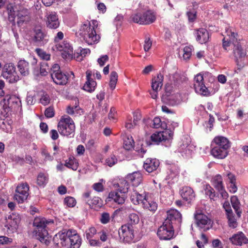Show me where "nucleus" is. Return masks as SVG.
Instances as JSON below:
<instances>
[{"mask_svg": "<svg viewBox=\"0 0 248 248\" xmlns=\"http://www.w3.org/2000/svg\"><path fill=\"white\" fill-rule=\"evenodd\" d=\"M53 242L57 246L60 244L69 248H79L81 244V239L75 230H69L55 234Z\"/></svg>", "mask_w": 248, "mask_h": 248, "instance_id": "1", "label": "nucleus"}, {"mask_svg": "<svg viewBox=\"0 0 248 248\" xmlns=\"http://www.w3.org/2000/svg\"><path fill=\"white\" fill-rule=\"evenodd\" d=\"M98 26V21L92 20L85 21L81 26L79 34L84 41L89 45H93L99 42L100 36L96 33L95 29Z\"/></svg>", "mask_w": 248, "mask_h": 248, "instance_id": "2", "label": "nucleus"}, {"mask_svg": "<svg viewBox=\"0 0 248 248\" xmlns=\"http://www.w3.org/2000/svg\"><path fill=\"white\" fill-rule=\"evenodd\" d=\"M227 35L230 37V40L232 42L233 46V52L237 65L240 68L243 67L245 65L244 57L246 56V51L242 47V43L240 39H238V34L231 30L226 31Z\"/></svg>", "mask_w": 248, "mask_h": 248, "instance_id": "3", "label": "nucleus"}, {"mask_svg": "<svg viewBox=\"0 0 248 248\" xmlns=\"http://www.w3.org/2000/svg\"><path fill=\"white\" fill-rule=\"evenodd\" d=\"M52 223L53 221L41 217H35L33 221V226L35 227L34 232L36 238L46 246L49 244L51 240V237L49 235L46 227L47 225Z\"/></svg>", "mask_w": 248, "mask_h": 248, "instance_id": "4", "label": "nucleus"}, {"mask_svg": "<svg viewBox=\"0 0 248 248\" xmlns=\"http://www.w3.org/2000/svg\"><path fill=\"white\" fill-rule=\"evenodd\" d=\"M8 19L10 22L15 24V18H17V24L21 26L24 23H27L30 20L29 12L27 9L20 8L15 10L13 7H8Z\"/></svg>", "mask_w": 248, "mask_h": 248, "instance_id": "5", "label": "nucleus"}, {"mask_svg": "<svg viewBox=\"0 0 248 248\" xmlns=\"http://www.w3.org/2000/svg\"><path fill=\"white\" fill-rule=\"evenodd\" d=\"M119 187L117 191H113L109 193L107 200L108 202H114L118 204L124 203L125 200V194L128 192L129 185L125 180H123L119 184Z\"/></svg>", "mask_w": 248, "mask_h": 248, "instance_id": "6", "label": "nucleus"}, {"mask_svg": "<svg viewBox=\"0 0 248 248\" xmlns=\"http://www.w3.org/2000/svg\"><path fill=\"white\" fill-rule=\"evenodd\" d=\"M59 133L63 136L73 137L75 125L73 120L69 116H62L57 125Z\"/></svg>", "mask_w": 248, "mask_h": 248, "instance_id": "7", "label": "nucleus"}, {"mask_svg": "<svg viewBox=\"0 0 248 248\" xmlns=\"http://www.w3.org/2000/svg\"><path fill=\"white\" fill-rule=\"evenodd\" d=\"M131 18L135 23L146 25L153 23L156 19V16L152 11H147L142 14L138 13L133 14Z\"/></svg>", "mask_w": 248, "mask_h": 248, "instance_id": "8", "label": "nucleus"}, {"mask_svg": "<svg viewBox=\"0 0 248 248\" xmlns=\"http://www.w3.org/2000/svg\"><path fill=\"white\" fill-rule=\"evenodd\" d=\"M118 233L121 242L127 244L134 242V230L132 225L126 224L122 225L119 229Z\"/></svg>", "mask_w": 248, "mask_h": 248, "instance_id": "9", "label": "nucleus"}, {"mask_svg": "<svg viewBox=\"0 0 248 248\" xmlns=\"http://www.w3.org/2000/svg\"><path fill=\"white\" fill-rule=\"evenodd\" d=\"M50 75L53 81L57 85H65L68 81L67 76L60 70V66L54 64L50 68Z\"/></svg>", "mask_w": 248, "mask_h": 248, "instance_id": "10", "label": "nucleus"}, {"mask_svg": "<svg viewBox=\"0 0 248 248\" xmlns=\"http://www.w3.org/2000/svg\"><path fill=\"white\" fill-rule=\"evenodd\" d=\"M54 50L62 52V56L64 59H71L73 56V48L67 41L57 43L53 47Z\"/></svg>", "mask_w": 248, "mask_h": 248, "instance_id": "11", "label": "nucleus"}, {"mask_svg": "<svg viewBox=\"0 0 248 248\" xmlns=\"http://www.w3.org/2000/svg\"><path fill=\"white\" fill-rule=\"evenodd\" d=\"M157 234L160 239H171L174 235V230L171 223L165 220L163 224L158 228Z\"/></svg>", "mask_w": 248, "mask_h": 248, "instance_id": "12", "label": "nucleus"}, {"mask_svg": "<svg viewBox=\"0 0 248 248\" xmlns=\"http://www.w3.org/2000/svg\"><path fill=\"white\" fill-rule=\"evenodd\" d=\"M2 77L9 83H14L19 80V77L13 63H6L3 67Z\"/></svg>", "mask_w": 248, "mask_h": 248, "instance_id": "13", "label": "nucleus"}, {"mask_svg": "<svg viewBox=\"0 0 248 248\" xmlns=\"http://www.w3.org/2000/svg\"><path fill=\"white\" fill-rule=\"evenodd\" d=\"M194 88L196 93L202 96H209L210 92L204 83L203 76L199 74L194 78Z\"/></svg>", "mask_w": 248, "mask_h": 248, "instance_id": "14", "label": "nucleus"}, {"mask_svg": "<svg viewBox=\"0 0 248 248\" xmlns=\"http://www.w3.org/2000/svg\"><path fill=\"white\" fill-rule=\"evenodd\" d=\"M212 185L218 191L223 199H227L229 195L223 185L222 178L221 175L218 174L214 176L212 180Z\"/></svg>", "mask_w": 248, "mask_h": 248, "instance_id": "15", "label": "nucleus"}, {"mask_svg": "<svg viewBox=\"0 0 248 248\" xmlns=\"http://www.w3.org/2000/svg\"><path fill=\"white\" fill-rule=\"evenodd\" d=\"M195 218L198 227L203 231L209 230L211 227V220L206 215L199 213L195 215Z\"/></svg>", "mask_w": 248, "mask_h": 248, "instance_id": "16", "label": "nucleus"}, {"mask_svg": "<svg viewBox=\"0 0 248 248\" xmlns=\"http://www.w3.org/2000/svg\"><path fill=\"white\" fill-rule=\"evenodd\" d=\"M172 137L171 131L166 129L162 132H156L153 134L151 139L153 142L158 143L162 141L168 140Z\"/></svg>", "mask_w": 248, "mask_h": 248, "instance_id": "17", "label": "nucleus"}, {"mask_svg": "<svg viewBox=\"0 0 248 248\" xmlns=\"http://www.w3.org/2000/svg\"><path fill=\"white\" fill-rule=\"evenodd\" d=\"M167 217L165 220L168 221V223L180 225L182 222V216L179 212L175 209H170L167 212Z\"/></svg>", "mask_w": 248, "mask_h": 248, "instance_id": "18", "label": "nucleus"}, {"mask_svg": "<svg viewBox=\"0 0 248 248\" xmlns=\"http://www.w3.org/2000/svg\"><path fill=\"white\" fill-rule=\"evenodd\" d=\"M33 41L36 45L42 46L47 43L48 37L41 29H37L34 30Z\"/></svg>", "mask_w": 248, "mask_h": 248, "instance_id": "19", "label": "nucleus"}, {"mask_svg": "<svg viewBox=\"0 0 248 248\" xmlns=\"http://www.w3.org/2000/svg\"><path fill=\"white\" fill-rule=\"evenodd\" d=\"M148 197V194L143 192L142 193H140L135 189H133V191L130 194V200L131 202L135 205L141 204L143 205V202L146 200Z\"/></svg>", "mask_w": 248, "mask_h": 248, "instance_id": "20", "label": "nucleus"}, {"mask_svg": "<svg viewBox=\"0 0 248 248\" xmlns=\"http://www.w3.org/2000/svg\"><path fill=\"white\" fill-rule=\"evenodd\" d=\"M46 17V25L47 27L50 29H56L59 27L60 22L55 12H49L47 13Z\"/></svg>", "mask_w": 248, "mask_h": 248, "instance_id": "21", "label": "nucleus"}, {"mask_svg": "<svg viewBox=\"0 0 248 248\" xmlns=\"http://www.w3.org/2000/svg\"><path fill=\"white\" fill-rule=\"evenodd\" d=\"M212 145L227 151H228L231 147L230 142L228 139L223 136L216 137L212 141Z\"/></svg>", "mask_w": 248, "mask_h": 248, "instance_id": "22", "label": "nucleus"}, {"mask_svg": "<svg viewBox=\"0 0 248 248\" xmlns=\"http://www.w3.org/2000/svg\"><path fill=\"white\" fill-rule=\"evenodd\" d=\"M229 240L232 244L237 246H242L248 243V239L242 232H239L233 234L229 238Z\"/></svg>", "mask_w": 248, "mask_h": 248, "instance_id": "23", "label": "nucleus"}, {"mask_svg": "<svg viewBox=\"0 0 248 248\" xmlns=\"http://www.w3.org/2000/svg\"><path fill=\"white\" fill-rule=\"evenodd\" d=\"M193 149V145L189 144L188 141H186L181 143L175 152L180 153L185 157H189L192 154Z\"/></svg>", "mask_w": 248, "mask_h": 248, "instance_id": "24", "label": "nucleus"}, {"mask_svg": "<svg viewBox=\"0 0 248 248\" xmlns=\"http://www.w3.org/2000/svg\"><path fill=\"white\" fill-rule=\"evenodd\" d=\"M127 183L130 182L134 186H138L142 181V175L140 171H135L126 176ZM128 184V183H127Z\"/></svg>", "mask_w": 248, "mask_h": 248, "instance_id": "25", "label": "nucleus"}, {"mask_svg": "<svg viewBox=\"0 0 248 248\" xmlns=\"http://www.w3.org/2000/svg\"><path fill=\"white\" fill-rule=\"evenodd\" d=\"M159 161L155 158H148L144 162L143 168L148 172H152L157 170Z\"/></svg>", "mask_w": 248, "mask_h": 248, "instance_id": "26", "label": "nucleus"}, {"mask_svg": "<svg viewBox=\"0 0 248 248\" xmlns=\"http://www.w3.org/2000/svg\"><path fill=\"white\" fill-rule=\"evenodd\" d=\"M195 35L196 40L202 44L206 43L209 38L208 31L204 28L195 30Z\"/></svg>", "mask_w": 248, "mask_h": 248, "instance_id": "27", "label": "nucleus"}, {"mask_svg": "<svg viewBox=\"0 0 248 248\" xmlns=\"http://www.w3.org/2000/svg\"><path fill=\"white\" fill-rule=\"evenodd\" d=\"M92 75V72L91 71H87V81L83 86V89L90 93H91L94 91L95 87L96 86V82L91 78Z\"/></svg>", "mask_w": 248, "mask_h": 248, "instance_id": "28", "label": "nucleus"}, {"mask_svg": "<svg viewBox=\"0 0 248 248\" xmlns=\"http://www.w3.org/2000/svg\"><path fill=\"white\" fill-rule=\"evenodd\" d=\"M180 192L182 198L186 201H192L195 198L194 191L189 186L183 187Z\"/></svg>", "mask_w": 248, "mask_h": 248, "instance_id": "29", "label": "nucleus"}, {"mask_svg": "<svg viewBox=\"0 0 248 248\" xmlns=\"http://www.w3.org/2000/svg\"><path fill=\"white\" fill-rule=\"evenodd\" d=\"M212 146L211 154L215 158L223 159L227 156L228 151L222 149L214 145H212Z\"/></svg>", "mask_w": 248, "mask_h": 248, "instance_id": "30", "label": "nucleus"}, {"mask_svg": "<svg viewBox=\"0 0 248 248\" xmlns=\"http://www.w3.org/2000/svg\"><path fill=\"white\" fill-rule=\"evenodd\" d=\"M163 76L158 74L157 76L152 79V88L153 91H159L163 85Z\"/></svg>", "mask_w": 248, "mask_h": 248, "instance_id": "31", "label": "nucleus"}, {"mask_svg": "<svg viewBox=\"0 0 248 248\" xmlns=\"http://www.w3.org/2000/svg\"><path fill=\"white\" fill-rule=\"evenodd\" d=\"M142 207L144 209L154 212L157 208V204L155 202L150 199L148 196L144 202H143Z\"/></svg>", "mask_w": 248, "mask_h": 248, "instance_id": "32", "label": "nucleus"}, {"mask_svg": "<svg viewBox=\"0 0 248 248\" xmlns=\"http://www.w3.org/2000/svg\"><path fill=\"white\" fill-rule=\"evenodd\" d=\"M168 103L171 106H176L179 104L182 101L181 94L178 93H174L168 95Z\"/></svg>", "mask_w": 248, "mask_h": 248, "instance_id": "33", "label": "nucleus"}, {"mask_svg": "<svg viewBox=\"0 0 248 248\" xmlns=\"http://www.w3.org/2000/svg\"><path fill=\"white\" fill-rule=\"evenodd\" d=\"M18 70L23 76H27L29 74V64L25 60H20L17 64Z\"/></svg>", "mask_w": 248, "mask_h": 248, "instance_id": "34", "label": "nucleus"}, {"mask_svg": "<svg viewBox=\"0 0 248 248\" xmlns=\"http://www.w3.org/2000/svg\"><path fill=\"white\" fill-rule=\"evenodd\" d=\"M64 166L74 170H76L78 166V163L74 156H70L65 161Z\"/></svg>", "mask_w": 248, "mask_h": 248, "instance_id": "35", "label": "nucleus"}, {"mask_svg": "<svg viewBox=\"0 0 248 248\" xmlns=\"http://www.w3.org/2000/svg\"><path fill=\"white\" fill-rule=\"evenodd\" d=\"M231 202L233 208L238 217H241L242 211L240 210V202L236 196H233L231 198Z\"/></svg>", "mask_w": 248, "mask_h": 248, "instance_id": "36", "label": "nucleus"}, {"mask_svg": "<svg viewBox=\"0 0 248 248\" xmlns=\"http://www.w3.org/2000/svg\"><path fill=\"white\" fill-rule=\"evenodd\" d=\"M48 181V174L41 172L39 173L37 177V184L40 186H45Z\"/></svg>", "mask_w": 248, "mask_h": 248, "instance_id": "37", "label": "nucleus"}, {"mask_svg": "<svg viewBox=\"0 0 248 248\" xmlns=\"http://www.w3.org/2000/svg\"><path fill=\"white\" fill-rule=\"evenodd\" d=\"M204 190L205 194L209 196L211 200L216 201L217 200L218 196L215 194L214 189L210 185H206Z\"/></svg>", "mask_w": 248, "mask_h": 248, "instance_id": "38", "label": "nucleus"}, {"mask_svg": "<svg viewBox=\"0 0 248 248\" xmlns=\"http://www.w3.org/2000/svg\"><path fill=\"white\" fill-rule=\"evenodd\" d=\"M134 141L132 137H127L124 140V147L126 150H130L134 148Z\"/></svg>", "mask_w": 248, "mask_h": 248, "instance_id": "39", "label": "nucleus"}, {"mask_svg": "<svg viewBox=\"0 0 248 248\" xmlns=\"http://www.w3.org/2000/svg\"><path fill=\"white\" fill-rule=\"evenodd\" d=\"M11 221L9 223L11 227L16 228L20 222V217L18 215L13 214L9 218Z\"/></svg>", "mask_w": 248, "mask_h": 248, "instance_id": "40", "label": "nucleus"}, {"mask_svg": "<svg viewBox=\"0 0 248 248\" xmlns=\"http://www.w3.org/2000/svg\"><path fill=\"white\" fill-rule=\"evenodd\" d=\"M87 204L91 208H93L94 206L101 207L102 205V201L100 198L94 197L87 202Z\"/></svg>", "mask_w": 248, "mask_h": 248, "instance_id": "41", "label": "nucleus"}, {"mask_svg": "<svg viewBox=\"0 0 248 248\" xmlns=\"http://www.w3.org/2000/svg\"><path fill=\"white\" fill-rule=\"evenodd\" d=\"M153 127L155 128H158L161 127L165 130L167 129V124L165 122H162L161 119L159 117H155L153 121Z\"/></svg>", "mask_w": 248, "mask_h": 248, "instance_id": "42", "label": "nucleus"}, {"mask_svg": "<svg viewBox=\"0 0 248 248\" xmlns=\"http://www.w3.org/2000/svg\"><path fill=\"white\" fill-rule=\"evenodd\" d=\"M29 187L27 184H21L16 187V191L21 194H25L29 196Z\"/></svg>", "mask_w": 248, "mask_h": 248, "instance_id": "43", "label": "nucleus"}, {"mask_svg": "<svg viewBox=\"0 0 248 248\" xmlns=\"http://www.w3.org/2000/svg\"><path fill=\"white\" fill-rule=\"evenodd\" d=\"M227 216L229 227L233 229L236 228L238 224L233 213H230V214L227 215Z\"/></svg>", "mask_w": 248, "mask_h": 248, "instance_id": "44", "label": "nucleus"}, {"mask_svg": "<svg viewBox=\"0 0 248 248\" xmlns=\"http://www.w3.org/2000/svg\"><path fill=\"white\" fill-rule=\"evenodd\" d=\"M80 109L78 106H74L71 107L68 106L66 109V112L68 114L71 115H76L79 113Z\"/></svg>", "mask_w": 248, "mask_h": 248, "instance_id": "45", "label": "nucleus"}, {"mask_svg": "<svg viewBox=\"0 0 248 248\" xmlns=\"http://www.w3.org/2000/svg\"><path fill=\"white\" fill-rule=\"evenodd\" d=\"M77 202L75 198L72 197H66L64 200V204L69 207H73L76 204Z\"/></svg>", "mask_w": 248, "mask_h": 248, "instance_id": "46", "label": "nucleus"}, {"mask_svg": "<svg viewBox=\"0 0 248 248\" xmlns=\"http://www.w3.org/2000/svg\"><path fill=\"white\" fill-rule=\"evenodd\" d=\"M28 197V196L27 195L17 193L16 191L14 196L15 200L18 203L24 202L27 199Z\"/></svg>", "mask_w": 248, "mask_h": 248, "instance_id": "47", "label": "nucleus"}, {"mask_svg": "<svg viewBox=\"0 0 248 248\" xmlns=\"http://www.w3.org/2000/svg\"><path fill=\"white\" fill-rule=\"evenodd\" d=\"M50 67L47 62H42L40 66V74L42 76H46L50 71Z\"/></svg>", "mask_w": 248, "mask_h": 248, "instance_id": "48", "label": "nucleus"}, {"mask_svg": "<svg viewBox=\"0 0 248 248\" xmlns=\"http://www.w3.org/2000/svg\"><path fill=\"white\" fill-rule=\"evenodd\" d=\"M8 104H15L16 106H21V102L19 98L15 95L11 96L8 98Z\"/></svg>", "mask_w": 248, "mask_h": 248, "instance_id": "49", "label": "nucleus"}, {"mask_svg": "<svg viewBox=\"0 0 248 248\" xmlns=\"http://www.w3.org/2000/svg\"><path fill=\"white\" fill-rule=\"evenodd\" d=\"M140 120V118L138 116H134V120L133 123L130 122V121L127 122L125 123V126L127 129H131L133 128L138 124V122Z\"/></svg>", "mask_w": 248, "mask_h": 248, "instance_id": "50", "label": "nucleus"}, {"mask_svg": "<svg viewBox=\"0 0 248 248\" xmlns=\"http://www.w3.org/2000/svg\"><path fill=\"white\" fill-rule=\"evenodd\" d=\"M192 49V46H186L184 48L183 58L185 60H188L190 58Z\"/></svg>", "mask_w": 248, "mask_h": 248, "instance_id": "51", "label": "nucleus"}, {"mask_svg": "<svg viewBox=\"0 0 248 248\" xmlns=\"http://www.w3.org/2000/svg\"><path fill=\"white\" fill-rule=\"evenodd\" d=\"M117 162V159L116 156L112 155L110 157L107 158L106 160V164L109 167H112L116 164Z\"/></svg>", "mask_w": 248, "mask_h": 248, "instance_id": "52", "label": "nucleus"}, {"mask_svg": "<svg viewBox=\"0 0 248 248\" xmlns=\"http://www.w3.org/2000/svg\"><path fill=\"white\" fill-rule=\"evenodd\" d=\"M96 233V230L94 227H92L86 231V236L87 239L92 238L94 234Z\"/></svg>", "mask_w": 248, "mask_h": 248, "instance_id": "53", "label": "nucleus"}, {"mask_svg": "<svg viewBox=\"0 0 248 248\" xmlns=\"http://www.w3.org/2000/svg\"><path fill=\"white\" fill-rule=\"evenodd\" d=\"M0 127L3 131L6 133L10 132L12 129L11 125L7 121H3L0 124Z\"/></svg>", "mask_w": 248, "mask_h": 248, "instance_id": "54", "label": "nucleus"}, {"mask_svg": "<svg viewBox=\"0 0 248 248\" xmlns=\"http://www.w3.org/2000/svg\"><path fill=\"white\" fill-rule=\"evenodd\" d=\"M100 220L103 224H105L108 223L110 220L109 214L107 212L103 213L101 215Z\"/></svg>", "mask_w": 248, "mask_h": 248, "instance_id": "55", "label": "nucleus"}, {"mask_svg": "<svg viewBox=\"0 0 248 248\" xmlns=\"http://www.w3.org/2000/svg\"><path fill=\"white\" fill-rule=\"evenodd\" d=\"M100 181L98 183H94L93 185V189L97 192H102L104 190V186L102 183V182H103V180L101 179Z\"/></svg>", "mask_w": 248, "mask_h": 248, "instance_id": "56", "label": "nucleus"}, {"mask_svg": "<svg viewBox=\"0 0 248 248\" xmlns=\"http://www.w3.org/2000/svg\"><path fill=\"white\" fill-rule=\"evenodd\" d=\"M173 80L177 84H179L185 79L184 76H182L179 73H175L173 76Z\"/></svg>", "mask_w": 248, "mask_h": 248, "instance_id": "57", "label": "nucleus"}, {"mask_svg": "<svg viewBox=\"0 0 248 248\" xmlns=\"http://www.w3.org/2000/svg\"><path fill=\"white\" fill-rule=\"evenodd\" d=\"M54 114L55 112L53 108L50 107L46 109L45 115L46 117L48 118H52L54 117Z\"/></svg>", "mask_w": 248, "mask_h": 248, "instance_id": "58", "label": "nucleus"}, {"mask_svg": "<svg viewBox=\"0 0 248 248\" xmlns=\"http://www.w3.org/2000/svg\"><path fill=\"white\" fill-rule=\"evenodd\" d=\"M26 102L28 105H33L35 102V95L28 93L26 97Z\"/></svg>", "mask_w": 248, "mask_h": 248, "instance_id": "59", "label": "nucleus"}, {"mask_svg": "<svg viewBox=\"0 0 248 248\" xmlns=\"http://www.w3.org/2000/svg\"><path fill=\"white\" fill-rule=\"evenodd\" d=\"M152 45V42L149 37H147L145 39L144 44V50L147 52L149 51Z\"/></svg>", "mask_w": 248, "mask_h": 248, "instance_id": "60", "label": "nucleus"}, {"mask_svg": "<svg viewBox=\"0 0 248 248\" xmlns=\"http://www.w3.org/2000/svg\"><path fill=\"white\" fill-rule=\"evenodd\" d=\"M12 242V239L5 236H0V244L7 245Z\"/></svg>", "mask_w": 248, "mask_h": 248, "instance_id": "61", "label": "nucleus"}, {"mask_svg": "<svg viewBox=\"0 0 248 248\" xmlns=\"http://www.w3.org/2000/svg\"><path fill=\"white\" fill-rule=\"evenodd\" d=\"M130 221L132 223L137 224L139 223L140 218L138 215L135 213L130 214L129 216Z\"/></svg>", "mask_w": 248, "mask_h": 248, "instance_id": "62", "label": "nucleus"}, {"mask_svg": "<svg viewBox=\"0 0 248 248\" xmlns=\"http://www.w3.org/2000/svg\"><path fill=\"white\" fill-rule=\"evenodd\" d=\"M98 234L99 235V238L101 242H105L108 240V235L105 231H102L98 232Z\"/></svg>", "mask_w": 248, "mask_h": 248, "instance_id": "63", "label": "nucleus"}, {"mask_svg": "<svg viewBox=\"0 0 248 248\" xmlns=\"http://www.w3.org/2000/svg\"><path fill=\"white\" fill-rule=\"evenodd\" d=\"M40 102L44 106L48 105L50 102V98L47 94H45L42 96L40 98Z\"/></svg>", "mask_w": 248, "mask_h": 248, "instance_id": "64", "label": "nucleus"}]
</instances>
